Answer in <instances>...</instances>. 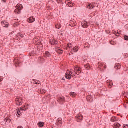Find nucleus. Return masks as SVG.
Returning <instances> with one entry per match:
<instances>
[{"label":"nucleus","instance_id":"obj_34","mask_svg":"<svg viewBox=\"0 0 128 128\" xmlns=\"http://www.w3.org/2000/svg\"><path fill=\"white\" fill-rule=\"evenodd\" d=\"M4 120L6 122H10V118H6Z\"/></svg>","mask_w":128,"mask_h":128},{"label":"nucleus","instance_id":"obj_13","mask_svg":"<svg viewBox=\"0 0 128 128\" xmlns=\"http://www.w3.org/2000/svg\"><path fill=\"white\" fill-rule=\"evenodd\" d=\"M69 26H72V27H74L76 26V21H70V23Z\"/></svg>","mask_w":128,"mask_h":128},{"label":"nucleus","instance_id":"obj_11","mask_svg":"<svg viewBox=\"0 0 128 128\" xmlns=\"http://www.w3.org/2000/svg\"><path fill=\"white\" fill-rule=\"evenodd\" d=\"M65 78H66L67 80H72V74H70V73L66 72L65 75Z\"/></svg>","mask_w":128,"mask_h":128},{"label":"nucleus","instance_id":"obj_42","mask_svg":"<svg viewBox=\"0 0 128 128\" xmlns=\"http://www.w3.org/2000/svg\"><path fill=\"white\" fill-rule=\"evenodd\" d=\"M57 0V2H58V4H60V2H62V0Z\"/></svg>","mask_w":128,"mask_h":128},{"label":"nucleus","instance_id":"obj_19","mask_svg":"<svg viewBox=\"0 0 128 128\" xmlns=\"http://www.w3.org/2000/svg\"><path fill=\"white\" fill-rule=\"evenodd\" d=\"M38 124V126H40V128H43V126H44V122H39Z\"/></svg>","mask_w":128,"mask_h":128},{"label":"nucleus","instance_id":"obj_41","mask_svg":"<svg viewBox=\"0 0 128 128\" xmlns=\"http://www.w3.org/2000/svg\"><path fill=\"white\" fill-rule=\"evenodd\" d=\"M71 76H72V78H74V76H76V74H73L71 75Z\"/></svg>","mask_w":128,"mask_h":128},{"label":"nucleus","instance_id":"obj_44","mask_svg":"<svg viewBox=\"0 0 128 128\" xmlns=\"http://www.w3.org/2000/svg\"><path fill=\"white\" fill-rule=\"evenodd\" d=\"M124 128H128V126L126 125V126H124Z\"/></svg>","mask_w":128,"mask_h":128},{"label":"nucleus","instance_id":"obj_21","mask_svg":"<svg viewBox=\"0 0 128 128\" xmlns=\"http://www.w3.org/2000/svg\"><path fill=\"white\" fill-rule=\"evenodd\" d=\"M16 36L18 38H24V35L20 33H18Z\"/></svg>","mask_w":128,"mask_h":128},{"label":"nucleus","instance_id":"obj_43","mask_svg":"<svg viewBox=\"0 0 128 128\" xmlns=\"http://www.w3.org/2000/svg\"><path fill=\"white\" fill-rule=\"evenodd\" d=\"M4 79L0 78V82H2L3 80Z\"/></svg>","mask_w":128,"mask_h":128},{"label":"nucleus","instance_id":"obj_26","mask_svg":"<svg viewBox=\"0 0 128 128\" xmlns=\"http://www.w3.org/2000/svg\"><path fill=\"white\" fill-rule=\"evenodd\" d=\"M73 50L74 52H78V46H75L74 48H73Z\"/></svg>","mask_w":128,"mask_h":128},{"label":"nucleus","instance_id":"obj_25","mask_svg":"<svg viewBox=\"0 0 128 128\" xmlns=\"http://www.w3.org/2000/svg\"><path fill=\"white\" fill-rule=\"evenodd\" d=\"M56 52L59 54H62L64 51L62 50H60V49H58V50H56Z\"/></svg>","mask_w":128,"mask_h":128},{"label":"nucleus","instance_id":"obj_32","mask_svg":"<svg viewBox=\"0 0 128 128\" xmlns=\"http://www.w3.org/2000/svg\"><path fill=\"white\" fill-rule=\"evenodd\" d=\"M104 64H100L98 66L99 68H104Z\"/></svg>","mask_w":128,"mask_h":128},{"label":"nucleus","instance_id":"obj_47","mask_svg":"<svg viewBox=\"0 0 128 128\" xmlns=\"http://www.w3.org/2000/svg\"><path fill=\"white\" fill-rule=\"evenodd\" d=\"M107 34H110V31H108V32H107Z\"/></svg>","mask_w":128,"mask_h":128},{"label":"nucleus","instance_id":"obj_36","mask_svg":"<svg viewBox=\"0 0 128 128\" xmlns=\"http://www.w3.org/2000/svg\"><path fill=\"white\" fill-rule=\"evenodd\" d=\"M22 110H24V112H26V106H24L23 108H21Z\"/></svg>","mask_w":128,"mask_h":128},{"label":"nucleus","instance_id":"obj_15","mask_svg":"<svg viewBox=\"0 0 128 128\" xmlns=\"http://www.w3.org/2000/svg\"><path fill=\"white\" fill-rule=\"evenodd\" d=\"M88 102H92V96H88L86 98Z\"/></svg>","mask_w":128,"mask_h":128},{"label":"nucleus","instance_id":"obj_6","mask_svg":"<svg viewBox=\"0 0 128 128\" xmlns=\"http://www.w3.org/2000/svg\"><path fill=\"white\" fill-rule=\"evenodd\" d=\"M58 102L60 104H64V102H66V98L64 96L59 97Z\"/></svg>","mask_w":128,"mask_h":128},{"label":"nucleus","instance_id":"obj_40","mask_svg":"<svg viewBox=\"0 0 128 128\" xmlns=\"http://www.w3.org/2000/svg\"><path fill=\"white\" fill-rule=\"evenodd\" d=\"M103 68H104V70H106V65L104 64Z\"/></svg>","mask_w":128,"mask_h":128},{"label":"nucleus","instance_id":"obj_12","mask_svg":"<svg viewBox=\"0 0 128 128\" xmlns=\"http://www.w3.org/2000/svg\"><path fill=\"white\" fill-rule=\"evenodd\" d=\"M2 24L4 28H8V22L6 21H2Z\"/></svg>","mask_w":128,"mask_h":128},{"label":"nucleus","instance_id":"obj_2","mask_svg":"<svg viewBox=\"0 0 128 128\" xmlns=\"http://www.w3.org/2000/svg\"><path fill=\"white\" fill-rule=\"evenodd\" d=\"M16 104L18 106L22 105V98L20 97H17L16 99Z\"/></svg>","mask_w":128,"mask_h":128},{"label":"nucleus","instance_id":"obj_24","mask_svg":"<svg viewBox=\"0 0 128 128\" xmlns=\"http://www.w3.org/2000/svg\"><path fill=\"white\" fill-rule=\"evenodd\" d=\"M70 96L73 98H76V94L74 92H71L70 93Z\"/></svg>","mask_w":128,"mask_h":128},{"label":"nucleus","instance_id":"obj_50","mask_svg":"<svg viewBox=\"0 0 128 128\" xmlns=\"http://www.w3.org/2000/svg\"><path fill=\"white\" fill-rule=\"evenodd\" d=\"M62 80H65L64 78H62Z\"/></svg>","mask_w":128,"mask_h":128},{"label":"nucleus","instance_id":"obj_31","mask_svg":"<svg viewBox=\"0 0 128 128\" xmlns=\"http://www.w3.org/2000/svg\"><path fill=\"white\" fill-rule=\"evenodd\" d=\"M56 28H58V30H60L62 26H60V24H57L56 26Z\"/></svg>","mask_w":128,"mask_h":128},{"label":"nucleus","instance_id":"obj_9","mask_svg":"<svg viewBox=\"0 0 128 128\" xmlns=\"http://www.w3.org/2000/svg\"><path fill=\"white\" fill-rule=\"evenodd\" d=\"M82 26L84 28H88L90 26V24H88L86 21H84L82 23Z\"/></svg>","mask_w":128,"mask_h":128},{"label":"nucleus","instance_id":"obj_33","mask_svg":"<svg viewBox=\"0 0 128 128\" xmlns=\"http://www.w3.org/2000/svg\"><path fill=\"white\" fill-rule=\"evenodd\" d=\"M90 46V44L88 43H86L84 45V48H88Z\"/></svg>","mask_w":128,"mask_h":128},{"label":"nucleus","instance_id":"obj_27","mask_svg":"<svg viewBox=\"0 0 128 128\" xmlns=\"http://www.w3.org/2000/svg\"><path fill=\"white\" fill-rule=\"evenodd\" d=\"M45 54L46 56H48V58H50V56H52L50 53L48 51L46 52Z\"/></svg>","mask_w":128,"mask_h":128},{"label":"nucleus","instance_id":"obj_16","mask_svg":"<svg viewBox=\"0 0 128 128\" xmlns=\"http://www.w3.org/2000/svg\"><path fill=\"white\" fill-rule=\"evenodd\" d=\"M94 8H96V6L94 5V4H88V10H92Z\"/></svg>","mask_w":128,"mask_h":128},{"label":"nucleus","instance_id":"obj_20","mask_svg":"<svg viewBox=\"0 0 128 128\" xmlns=\"http://www.w3.org/2000/svg\"><path fill=\"white\" fill-rule=\"evenodd\" d=\"M121 68H122V66H120V64H116V66H114V68L116 70H120Z\"/></svg>","mask_w":128,"mask_h":128},{"label":"nucleus","instance_id":"obj_3","mask_svg":"<svg viewBox=\"0 0 128 128\" xmlns=\"http://www.w3.org/2000/svg\"><path fill=\"white\" fill-rule=\"evenodd\" d=\"M40 50V49L38 50V48H36L34 49L33 51L31 53H30V56H34V54H38V52Z\"/></svg>","mask_w":128,"mask_h":128},{"label":"nucleus","instance_id":"obj_29","mask_svg":"<svg viewBox=\"0 0 128 128\" xmlns=\"http://www.w3.org/2000/svg\"><path fill=\"white\" fill-rule=\"evenodd\" d=\"M114 84L112 83H110L108 85V88H112V85Z\"/></svg>","mask_w":128,"mask_h":128},{"label":"nucleus","instance_id":"obj_28","mask_svg":"<svg viewBox=\"0 0 128 128\" xmlns=\"http://www.w3.org/2000/svg\"><path fill=\"white\" fill-rule=\"evenodd\" d=\"M57 126H60V124H62V120H60V119L58 120V122H56Z\"/></svg>","mask_w":128,"mask_h":128},{"label":"nucleus","instance_id":"obj_8","mask_svg":"<svg viewBox=\"0 0 128 128\" xmlns=\"http://www.w3.org/2000/svg\"><path fill=\"white\" fill-rule=\"evenodd\" d=\"M50 42L52 46H56L58 44V42L57 40L54 39H51L50 40Z\"/></svg>","mask_w":128,"mask_h":128},{"label":"nucleus","instance_id":"obj_46","mask_svg":"<svg viewBox=\"0 0 128 128\" xmlns=\"http://www.w3.org/2000/svg\"><path fill=\"white\" fill-rule=\"evenodd\" d=\"M17 128H24L22 126H19Z\"/></svg>","mask_w":128,"mask_h":128},{"label":"nucleus","instance_id":"obj_30","mask_svg":"<svg viewBox=\"0 0 128 128\" xmlns=\"http://www.w3.org/2000/svg\"><path fill=\"white\" fill-rule=\"evenodd\" d=\"M67 48H72V44H68Z\"/></svg>","mask_w":128,"mask_h":128},{"label":"nucleus","instance_id":"obj_23","mask_svg":"<svg viewBox=\"0 0 128 128\" xmlns=\"http://www.w3.org/2000/svg\"><path fill=\"white\" fill-rule=\"evenodd\" d=\"M84 68L86 70H88L90 68V64H86L85 65Z\"/></svg>","mask_w":128,"mask_h":128},{"label":"nucleus","instance_id":"obj_5","mask_svg":"<svg viewBox=\"0 0 128 128\" xmlns=\"http://www.w3.org/2000/svg\"><path fill=\"white\" fill-rule=\"evenodd\" d=\"M74 72L76 73V74H78V76L80 72H82V70L80 71V68H78V66H76L74 68Z\"/></svg>","mask_w":128,"mask_h":128},{"label":"nucleus","instance_id":"obj_14","mask_svg":"<svg viewBox=\"0 0 128 128\" xmlns=\"http://www.w3.org/2000/svg\"><path fill=\"white\" fill-rule=\"evenodd\" d=\"M38 94H44L46 92L44 89H39L38 90Z\"/></svg>","mask_w":128,"mask_h":128},{"label":"nucleus","instance_id":"obj_45","mask_svg":"<svg viewBox=\"0 0 128 128\" xmlns=\"http://www.w3.org/2000/svg\"><path fill=\"white\" fill-rule=\"evenodd\" d=\"M4 2H6V0H2Z\"/></svg>","mask_w":128,"mask_h":128},{"label":"nucleus","instance_id":"obj_4","mask_svg":"<svg viewBox=\"0 0 128 128\" xmlns=\"http://www.w3.org/2000/svg\"><path fill=\"white\" fill-rule=\"evenodd\" d=\"M76 118L78 122H82L84 120V116L82 114H78L76 116Z\"/></svg>","mask_w":128,"mask_h":128},{"label":"nucleus","instance_id":"obj_39","mask_svg":"<svg viewBox=\"0 0 128 128\" xmlns=\"http://www.w3.org/2000/svg\"><path fill=\"white\" fill-rule=\"evenodd\" d=\"M68 72H69V74H70L71 76H72V74H74V72H72V71L70 72V70H68Z\"/></svg>","mask_w":128,"mask_h":128},{"label":"nucleus","instance_id":"obj_22","mask_svg":"<svg viewBox=\"0 0 128 128\" xmlns=\"http://www.w3.org/2000/svg\"><path fill=\"white\" fill-rule=\"evenodd\" d=\"M120 125L118 123H115L114 125V128H120Z\"/></svg>","mask_w":128,"mask_h":128},{"label":"nucleus","instance_id":"obj_1","mask_svg":"<svg viewBox=\"0 0 128 128\" xmlns=\"http://www.w3.org/2000/svg\"><path fill=\"white\" fill-rule=\"evenodd\" d=\"M24 8V6L22 4H18L16 6V10H14L15 14H20L22 12V10Z\"/></svg>","mask_w":128,"mask_h":128},{"label":"nucleus","instance_id":"obj_35","mask_svg":"<svg viewBox=\"0 0 128 128\" xmlns=\"http://www.w3.org/2000/svg\"><path fill=\"white\" fill-rule=\"evenodd\" d=\"M35 84H40V82L38 80H36Z\"/></svg>","mask_w":128,"mask_h":128},{"label":"nucleus","instance_id":"obj_38","mask_svg":"<svg viewBox=\"0 0 128 128\" xmlns=\"http://www.w3.org/2000/svg\"><path fill=\"white\" fill-rule=\"evenodd\" d=\"M18 114V116H20V110L17 112V115Z\"/></svg>","mask_w":128,"mask_h":128},{"label":"nucleus","instance_id":"obj_49","mask_svg":"<svg viewBox=\"0 0 128 128\" xmlns=\"http://www.w3.org/2000/svg\"><path fill=\"white\" fill-rule=\"evenodd\" d=\"M60 36H64V34H62V33H61V34H60Z\"/></svg>","mask_w":128,"mask_h":128},{"label":"nucleus","instance_id":"obj_10","mask_svg":"<svg viewBox=\"0 0 128 128\" xmlns=\"http://www.w3.org/2000/svg\"><path fill=\"white\" fill-rule=\"evenodd\" d=\"M28 22L30 24H32V22H36V18L34 16L30 17L28 19Z\"/></svg>","mask_w":128,"mask_h":128},{"label":"nucleus","instance_id":"obj_18","mask_svg":"<svg viewBox=\"0 0 128 128\" xmlns=\"http://www.w3.org/2000/svg\"><path fill=\"white\" fill-rule=\"evenodd\" d=\"M118 120V118H116V116H113L111 118L110 121L112 122H116Z\"/></svg>","mask_w":128,"mask_h":128},{"label":"nucleus","instance_id":"obj_48","mask_svg":"<svg viewBox=\"0 0 128 128\" xmlns=\"http://www.w3.org/2000/svg\"><path fill=\"white\" fill-rule=\"evenodd\" d=\"M116 34H120V33L118 32V31L117 33Z\"/></svg>","mask_w":128,"mask_h":128},{"label":"nucleus","instance_id":"obj_7","mask_svg":"<svg viewBox=\"0 0 128 128\" xmlns=\"http://www.w3.org/2000/svg\"><path fill=\"white\" fill-rule=\"evenodd\" d=\"M34 42H36V44H40V37H36L33 40Z\"/></svg>","mask_w":128,"mask_h":128},{"label":"nucleus","instance_id":"obj_17","mask_svg":"<svg viewBox=\"0 0 128 128\" xmlns=\"http://www.w3.org/2000/svg\"><path fill=\"white\" fill-rule=\"evenodd\" d=\"M67 4L70 8H72V6H74V4L72 2H70V1L67 2Z\"/></svg>","mask_w":128,"mask_h":128},{"label":"nucleus","instance_id":"obj_37","mask_svg":"<svg viewBox=\"0 0 128 128\" xmlns=\"http://www.w3.org/2000/svg\"><path fill=\"white\" fill-rule=\"evenodd\" d=\"M124 40H128V36H124Z\"/></svg>","mask_w":128,"mask_h":128}]
</instances>
